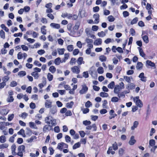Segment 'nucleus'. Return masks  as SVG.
Wrapping results in <instances>:
<instances>
[{
  "mask_svg": "<svg viewBox=\"0 0 157 157\" xmlns=\"http://www.w3.org/2000/svg\"><path fill=\"white\" fill-rule=\"evenodd\" d=\"M61 62V59L59 57H58L54 61L56 65H59L60 64Z\"/></svg>",
  "mask_w": 157,
  "mask_h": 157,
  "instance_id": "58836bf2",
  "label": "nucleus"
},
{
  "mask_svg": "<svg viewBox=\"0 0 157 157\" xmlns=\"http://www.w3.org/2000/svg\"><path fill=\"white\" fill-rule=\"evenodd\" d=\"M98 35L99 36L102 37H104L105 36L106 34L104 32L101 31L100 32L98 33Z\"/></svg>",
  "mask_w": 157,
  "mask_h": 157,
  "instance_id": "ea45409f",
  "label": "nucleus"
},
{
  "mask_svg": "<svg viewBox=\"0 0 157 157\" xmlns=\"http://www.w3.org/2000/svg\"><path fill=\"white\" fill-rule=\"evenodd\" d=\"M143 66V64L141 62H138L136 66V68L137 70H140L142 68Z\"/></svg>",
  "mask_w": 157,
  "mask_h": 157,
  "instance_id": "aec40b11",
  "label": "nucleus"
},
{
  "mask_svg": "<svg viewBox=\"0 0 157 157\" xmlns=\"http://www.w3.org/2000/svg\"><path fill=\"white\" fill-rule=\"evenodd\" d=\"M49 70L52 73H54L56 71V68L54 66H52L49 68Z\"/></svg>",
  "mask_w": 157,
  "mask_h": 157,
  "instance_id": "b1692460",
  "label": "nucleus"
},
{
  "mask_svg": "<svg viewBox=\"0 0 157 157\" xmlns=\"http://www.w3.org/2000/svg\"><path fill=\"white\" fill-rule=\"evenodd\" d=\"M58 52L59 54L62 55L64 54L65 49L64 48H58L57 49Z\"/></svg>",
  "mask_w": 157,
  "mask_h": 157,
  "instance_id": "393cba45",
  "label": "nucleus"
},
{
  "mask_svg": "<svg viewBox=\"0 0 157 157\" xmlns=\"http://www.w3.org/2000/svg\"><path fill=\"white\" fill-rule=\"evenodd\" d=\"M142 39L147 44L148 43L149 40L148 36L146 35H145L142 37Z\"/></svg>",
  "mask_w": 157,
  "mask_h": 157,
  "instance_id": "c03bdc74",
  "label": "nucleus"
},
{
  "mask_svg": "<svg viewBox=\"0 0 157 157\" xmlns=\"http://www.w3.org/2000/svg\"><path fill=\"white\" fill-rule=\"evenodd\" d=\"M63 142L59 143L58 144L57 148L61 151L63 148Z\"/></svg>",
  "mask_w": 157,
  "mask_h": 157,
  "instance_id": "a18cd8bd",
  "label": "nucleus"
},
{
  "mask_svg": "<svg viewBox=\"0 0 157 157\" xmlns=\"http://www.w3.org/2000/svg\"><path fill=\"white\" fill-rule=\"evenodd\" d=\"M10 77L8 75L5 76L2 78L3 82L5 83H6V82L8 81Z\"/></svg>",
  "mask_w": 157,
  "mask_h": 157,
  "instance_id": "7c9ffc66",
  "label": "nucleus"
},
{
  "mask_svg": "<svg viewBox=\"0 0 157 157\" xmlns=\"http://www.w3.org/2000/svg\"><path fill=\"white\" fill-rule=\"evenodd\" d=\"M121 90V89L119 87V85H116L114 88V92L115 94H118L119 93V92Z\"/></svg>",
  "mask_w": 157,
  "mask_h": 157,
  "instance_id": "6e6552de",
  "label": "nucleus"
},
{
  "mask_svg": "<svg viewBox=\"0 0 157 157\" xmlns=\"http://www.w3.org/2000/svg\"><path fill=\"white\" fill-rule=\"evenodd\" d=\"M134 102L139 107L141 108L143 106V104L141 101L139 99V97L136 96L133 98Z\"/></svg>",
  "mask_w": 157,
  "mask_h": 157,
  "instance_id": "f03ea898",
  "label": "nucleus"
},
{
  "mask_svg": "<svg viewBox=\"0 0 157 157\" xmlns=\"http://www.w3.org/2000/svg\"><path fill=\"white\" fill-rule=\"evenodd\" d=\"M67 48L69 52H71L73 49V46L72 45H69L67 47Z\"/></svg>",
  "mask_w": 157,
  "mask_h": 157,
  "instance_id": "4d7b16f0",
  "label": "nucleus"
},
{
  "mask_svg": "<svg viewBox=\"0 0 157 157\" xmlns=\"http://www.w3.org/2000/svg\"><path fill=\"white\" fill-rule=\"evenodd\" d=\"M14 99L12 96H9L7 99V101L8 102H11L13 101Z\"/></svg>",
  "mask_w": 157,
  "mask_h": 157,
  "instance_id": "3c124183",
  "label": "nucleus"
},
{
  "mask_svg": "<svg viewBox=\"0 0 157 157\" xmlns=\"http://www.w3.org/2000/svg\"><path fill=\"white\" fill-rule=\"evenodd\" d=\"M100 96L103 98L107 97L109 96V94L104 92H101L100 94Z\"/></svg>",
  "mask_w": 157,
  "mask_h": 157,
  "instance_id": "f704fd0d",
  "label": "nucleus"
},
{
  "mask_svg": "<svg viewBox=\"0 0 157 157\" xmlns=\"http://www.w3.org/2000/svg\"><path fill=\"white\" fill-rule=\"evenodd\" d=\"M0 35L1 37L4 39L5 38V33L3 30H1L0 32Z\"/></svg>",
  "mask_w": 157,
  "mask_h": 157,
  "instance_id": "8fccbe9b",
  "label": "nucleus"
},
{
  "mask_svg": "<svg viewBox=\"0 0 157 157\" xmlns=\"http://www.w3.org/2000/svg\"><path fill=\"white\" fill-rule=\"evenodd\" d=\"M6 141V137L4 136H2L0 137V142L1 143H3Z\"/></svg>",
  "mask_w": 157,
  "mask_h": 157,
  "instance_id": "473e14b6",
  "label": "nucleus"
},
{
  "mask_svg": "<svg viewBox=\"0 0 157 157\" xmlns=\"http://www.w3.org/2000/svg\"><path fill=\"white\" fill-rule=\"evenodd\" d=\"M50 124L52 126H55L56 125V120L53 119L52 117L51 120H50Z\"/></svg>",
  "mask_w": 157,
  "mask_h": 157,
  "instance_id": "de8ad7c7",
  "label": "nucleus"
},
{
  "mask_svg": "<svg viewBox=\"0 0 157 157\" xmlns=\"http://www.w3.org/2000/svg\"><path fill=\"white\" fill-rule=\"evenodd\" d=\"M136 142V140L134 139V136H132L130 137V140L129 141V144L131 145H134Z\"/></svg>",
  "mask_w": 157,
  "mask_h": 157,
  "instance_id": "9b49d317",
  "label": "nucleus"
},
{
  "mask_svg": "<svg viewBox=\"0 0 157 157\" xmlns=\"http://www.w3.org/2000/svg\"><path fill=\"white\" fill-rule=\"evenodd\" d=\"M31 74L32 76L34 77L35 79H37L39 78L38 74L36 72H33Z\"/></svg>",
  "mask_w": 157,
  "mask_h": 157,
  "instance_id": "72a5a7b5",
  "label": "nucleus"
},
{
  "mask_svg": "<svg viewBox=\"0 0 157 157\" xmlns=\"http://www.w3.org/2000/svg\"><path fill=\"white\" fill-rule=\"evenodd\" d=\"M124 79L128 83H130L131 81V79H132V77H128L127 76H124Z\"/></svg>",
  "mask_w": 157,
  "mask_h": 157,
  "instance_id": "c9c22d12",
  "label": "nucleus"
},
{
  "mask_svg": "<svg viewBox=\"0 0 157 157\" xmlns=\"http://www.w3.org/2000/svg\"><path fill=\"white\" fill-rule=\"evenodd\" d=\"M25 146L23 145H21L19 146L17 149L18 152L17 153V155L20 157H23V153L25 151Z\"/></svg>",
  "mask_w": 157,
  "mask_h": 157,
  "instance_id": "f257e3e1",
  "label": "nucleus"
},
{
  "mask_svg": "<svg viewBox=\"0 0 157 157\" xmlns=\"http://www.w3.org/2000/svg\"><path fill=\"white\" fill-rule=\"evenodd\" d=\"M99 15L98 13H96L93 15V17L95 19L94 23L97 24L99 22Z\"/></svg>",
  "mask_w": 157,
  "mask_h": 157,
  "instance_id": "9d476101",
  "label": "nucleus"
},
{
  "mask_svg": "<svg viewBox=\"0 0 157 157\" xmlns=\"http://www.w3.org/2000/svg\"><path fill=\"white\" fill-rule=\"evenodd\" d=\"M140 54V56L143 57H144L145 56V55L144 53L143 49L140 47L138 48Z\"/></svg>",
  "mask_w": 157,
  "mask_h": 157,
  "instance_id": "bb28decb",
  "label": "nucleus"
},
{
  "mask_svg": "<svg viewBox=\"0 0 157 157\" xmlns=\"http://www.w3.org/2000/svg\"><path fill=\"white\" fill-rule=\"evenodd\" d=\"M49 127H51V126L50 125L48 124L45 125L43 128V132H45L49 131Z\"/></svg>",
  "mask_w": 157,
  "mask_h": 157,
  "instance_id": "4be33fe9",
  "label": "nucleus"
},
{
  "mask_svg": "<svg viewBox=\"0 0 157 157\" xmlns=\"http://www.w3.org/2000/svg\"><path fill=\"white\" fill-rule=\"evenodd\" d=\"M74 103L73 101L67 103L66 104V107L68 108H71L74 105Z\"/></svg>",
  "mask_w": 157,
  "mask_h": 157,
  "instance_id": "cd10ccee",
  "label": "nucleus"
},
{
  "mask_svg": "<svg viewBox=\"0 0 157 157\" xmlns=\"http://www.w3.org/2000/svg\"><path fill=\"white\" fill-rule=\"evenodd\" d=\"M26 75V72L25 71H19L18 73V75L20 77H23L25 75Z\"/></svg>",
  "mask_w": 157,
  "mask_h": 157,
  "instance_id": "5701e85b",
  "label": "nucleus"
},
{
  "mask_svg": "<svg viewBox=\"0 0 157 157\" xmlns=\"http://www.w3.org/2000/svg\"><path fill=\"white\" fill-rule=\"evenodd\" d=\"M46 26L44 25L42 26L41 28V32L44 34L46 35V30L45 29Z\"/></svg>",
  "mask_w": 157,
  "mask_h": 157,
  "instance_id": "6ab92c4d",
  "label": "nucleus"
},
{
  "mask_svg": "<svg viewBox=\"0 0 157 157\" xmlns=\"http://www.w3.org/2000/svg\"><path fill=\"white\" fill-rule=\"evenodd\" d=\"M71 70L73 72L78 74L80 72L79 67L77 66H74L71 68Z\"/></svg>",
  "mask_w": 157,
  "mask_h": 157,
  "instance_id": "39448f33",
  "label": "nucleus"
},
{
  "mask_svg": "<svg viewBox=\"0 0 157 157\" xmlns=\"http://www.w3.org/2000/svg\"><path fill=\"white\" fill-rule=\"evenodd\" d=\"M50 26L53 28L59 29L60 28L59 24H56L54 23H52L50 24Z\"/></svg>",
  "mask_w": 157,
  "mask_h": 157,
  "instance_id": "2eb2a0df",
  "label": "nucleus"
},
{
  "mask_svg": "<svg viewBox=\"0 0 157 157\" xmlns=\"http://www.w3.org/2000/svg\"><path fill=\"white\" fill-rule=\"evenodd\" d=\"M99 59L101 62L105 61L106 59V58L103 55L99 57Z\"/></svg>",
  "mask_w": 157,
  "mask_h": 157,
  "instance_id": "603ef678",
  "label": "nucleus"
},
{
  "mask_svg": "<svg viewBox=\"0 0 157 157\" xmlns=\"http://www.w3.org/2000/svg\"><path fill=\"white\" fill-rule=\"evenodd\" d=\"M115 85L114 82L113 81L111 82L108 86V87L109 89H112Z\"/></svg>",
  "mask_w": 157,
  "mask_h": 157,
  "instance_id": "37998d69",
  "label": "nucleus"
},
{
  "mask_svg": "<svg viewBox=\"0 0 157 157\" xmlns=\"http://www.w3.org/2000/svg\"><path fill=\"white\" fill-rule=\"evenodd\" d=\"M138 18L137 17H135L134 18L132 21H131V25H133L136 24L137 21H138Z\"/></svg>",
  "mask_w": 157,
  "mask_h": 157,
  "instance_id": "13d9d810",
  "label": "nucleus"
},
{
  "mask_svg": "<svg viewBox=\"0 0 157 157\" xmlns=\"http://www.w3.org/2000/svg\"><path fill=\"white\" fill-rule=\"evenodd\" d=\"M108 20L110 22L113 21L115 20L114 18L112 15H110L108 17Z\"/></svg>",
  "mask_w": 157,
  "mask_h": 157,
  "instance_id": "680f3d73",
  "label": "nucleus"
},
{
  "mask_svg": "<svg viewBox=\"0 0 157 157\" xmlns=\"http://www.w3.org/2000/svg\"><path fill=\"white\" fill-rule=\"evenodd\" d=\"M108 104V102L106 100H105L103 101L102 107L104 108H107V104Z\"/></svg>",
  "mask_w": 157,
  "mask_h": 157,
  "instance_id": "864d4df0",
  "label": "nucleus"
},
{
  "mask_svg": "<svg viewBox=\"0 0 157 157\" xmlns=\"http://www.w3.org/2000/svg\"><path fill=\"white\" fill-rule=\"evenodd\" d=\"M77 63L78 65H80L84 63V61H83V58L82 57H80L78 58L77 60Z\"/></svg>",
  "mask_w": 157,
  "mask_h": 157,
  "instance_id": "f3484780",
  "label": "nucleus"
},
{
  "mask_svg": "<svg viewBox=\"0 0 157 157\" xmlns=\"http://www.w3.org/2000/svg\"><path fill=\"white\" fill-rule=\"evenodd\" d=\"M88 90V87L86 85L82 86V89L79 91V93L81 94H85Z\"/></svg>",
  "mask_w": 157,
  "mask_h": 157,
  "instance_id": "20e7f679",
  "label": "nucleus"
},
{
  "mask_svg": "<svg viewBox=\"0 0 157 157\" xmlns=\"http://www.w3.org/2000/svg\"><path fill=\"white\" fill-rule=\"evenodd\" d=\"M91 124V122L90 121L86 120L83 121V124L86 126L90 125Z\"/></svg>",
  "mask_w": 157,
  "mask_h": 157,
  "instance_id": "052dcab7",
  "label": "nucleus"
},
{
  "mask_svg": "<svg viewBox=\"0 0 157 157\" xmlns=\"http://www.w3.org/2000/svg\"><path fill=\"white\" fill-rule=\"evenodd\" d=\"M52 105V102L50 100H47L45 102V106L47 108H51Z\"/></svg>",
  "mask_w": 157,
  "mask_h": 157,
  "instance_id": "423d86ee",
  "label": "nucleus"
},
{
  "mask_svg": "<svg viewBox=\"0 0 157 157\" xmlns=\"http://www.w3.org/2000/svg\"><path fill=\"white\" fill-rule=\"evenodd\" d=\"M139 124L138 121H136L134 122L133 125L131 127V129L132 130H133L135 128L137 127Z\"/></svg>",
  "mask_w": 157,
  "mask_h": 157,
  "instance_id": "a878e982",
  "label": "nucleus"
},
{
  "mask_svg": "<svg viewBox=\"0 0 157 157\" xmlns=\"http://www.w3.org/2000/svg\"><path fill=\"white\" fill-rule=\"evenodd\" d=\"M29 126L30 127L32 128L35 129L37 128V126L34 122H29Z\"/></svg>",
  "mask_w": 157,
  "mask_h": 157,
  "instance_id": "412c9836",
  "label": "nucleus"
},
{
  "mask_svg": "<svg viewBox=\"0 0 157 157\" xmlns=\"http://www.w3.org/2000/svg\"><path fill=\"white\" fill-rule=\"evenodd\" d=\"M64 59L63 62H65L66 60L68 59V57H69V53H65L64 54Z\"/></svg>",
  "mask_w": 157,
  "mask_h": 157,
  "instance_id": "0e129e2a",
  "label": "nucleus"
},
{
  "mask_svg": "<svg viewBox=\"0 0 157 157\" xmlns=\"http://www.w3.org/2000/svg\"><path fill=\"white\" fill-rule=\"evenodd\" d=\"M21 47L22 50L24 51H27L29 50L28 47L24 45H22L21 46Z\"/></svg>",
  "mask_w": 157,
  "mask_h": 157,
  "instance_id": "6e6d98bb",
  "label": "nucleus"
},
{
  "mask_svg": "<svg viewBox=\"0 0 157 157\" xmlns=\"http://www.w3.org/2000/svg\"><path fill=\"white\" fill-rule=\"evenodd\" d=\"M85 32L88 37H90L93 39L95 38V36L91 33L90 31L88 29H86L85 30Z\"/></svg>",
  "mask_w": 157,
  "mask_h": 157,
  "instance_id": "1a4fd4ad",
  "label": "nucleus"
},
{
  "mask_svg": "<svg viewBox=\"0 0 157 157\" xmlns=\"http://www.w3.org/2000/svg\"><path fill=\"white\" fill-rule=\"evenodd\" d=\"M114 41L113 39L107 38L104 41V42L106 44H108L110 43H113Z\"/></svg>",
  "mask_w": 157,
  "mask_h": 157,
  "instance_id": "c756f323",
  "label": "nucleus"
},
{
  "mask_svg": "<svg viewBox=\"0 0 157 157\" xmlns=\"http://www.w3.org/2000/svg\"><path fill=\"white\" fill-rule=\"evenodd\" d=\"M92 105V103L89 101H88L85 104V106L87 108L90 107Z\"/></svg>",
  "mask_w": 157,
  "mask_h": 157,
  "instance_id": "bf43d9fd",
  "label": "nucleus"
},
{
  "mask_svg": "<svg viewBox=\"0 0 157 157\" xmlns=\"http://www.w3.org/2000/svg\"><path fill=\"white\" fill-rule=\"evenodd\" d=\"M66 142L67 143H69L71 141V138L68 135H66L65 137Z\"/></svg>",
  "mask_w": 157,
  "mask_h": 157,
  "instance_id": "5fc2aeb1",
  "label": "nucleus"
},
{
  "mask_svg": "<svg viewBox=\"0 0 157 157\" xmlns=\"http://www.w3.org/2000/svg\"><path fill=\"white\" fill-rule=\"evenodd\" d=\"M57 108L56 106H52L50 109L49 114L50 115H54L57 112Z\"/></svg>",
  "mask_w": 157,
  "mask_h": 157,
  "instance_id": "7ed1b4c3",
  "label": "nucleus"
},
{
  "mask_svg": "<svg viewBox=\"0 0 157 157\" xmlns=\"http://www.w3.org/2000/svg\"><path fill=\"white\" fill-rule=\"evenodd\" d=\"M14 115L13 114L9 115L8 118V120L9 121H11L13 118Z\"/></svg>",
  "mask_w": 157,
  "mask_h": 157,
  "instance_id": "69168bd1",
  "label": "nucleus"
},
{
  "mask_svg": "<svg viewBox=\"0 0 157 157\" xmlns=\"http://www.w3.org/2000/svg\"><path fill=\"white\" fill-rule=\"evenodd\" d=\"M76 45L80 48H81L82 47V44L80 41H78Z\"/></svg>",
  "mask_w": 157,
  "mask_h": 157,
  "instance_id": "774afa93",
  "label": "nucleus"
},
{
  "mask_svg": "<svg viewBox=\"0 0 157 157\" xmlns=\"http://www.w3.org/2000/svg\"><path fill=\"white\" fill-rule=\"evenodd\" d=\"M9 110L8 109H3L0 110V113L2 115H6L9 112Z\"/></svg>",
  "mask_w": 157,
  "mask_h": 157,
  "instance_id": "dca6fc26",
  "label": "nucleus"
},
{
  "mask_svg": "<svg viewBox=\"0 0 157 157\" xmlns=\"http://www.w3.org/2000/svg\"><path fill=\"white\" fill-rule=\"evenodd\" d=\"M53 76L50 73H49L48 74L47 78L49 81H51L52 80Z\"/></svg>",
  "mask_w": 157,
  "mask_h": 157,
  "instance_id": "09e8293b",
  "label": "nucleus"
},
{
  "mask_svg": "<svg viewBox=\"0 0 157 157\" xmlns=\"http://www.w3.org/2000/svg\"><path fill=\"white\" fill-rule=\"evenodd\" d=\"M85 41L88 44H90L93 43V40L91 39L87 38L85 40Z\"/></svg>",
  "mask_w": 157,
  "mask_h": 157,
  "instance_id": "e2e57ef3",
  "label": "nucleus"
},
{
  "mask_svg": "<svg viewBox=\"0 0 157 157\" xmlns=\"http://www.w3.org/2000/svg\"><path fill=\"white\" fill-rule=\"evenodd\" d=\"M16 146L15 145L13 144L12 145L11 147V149L12 151V153L13 155H16L17 154L15 152Z\"/></svg>",
  "mask_w": 157,
  "mask_h": 157,
  "instance_id": "4468645a",
  "label": "nucleus"
},
{
  "mask_svg": "<svg viewBox=\"0 0 157 157\" xmlns=\"http://www.w3.org/2000/svg\"><path fill=\"white\" fill-rule=\"evenodd\" d=\"M81 146L80 143L79 142L75 143L73 146V149H75Z\"/></svg>",
  "mask_w": 157,
  "mask_h": 157,
  "instance_id": "2f4dec72",
  "label": "nucleus"
},
{
  "mask_svg": "<svg viewBox=\"0 0 157 157\" xmlns=\"http://www.w3.org/2000/svg\"><path fill=\"white\" fill-rule=\"evenodd\" d=\"M118 98L116 97H113L111 99V101L113 102H117L118 101Z\"/></svg>",
  "mask_w": 157,
  "mask_h": 157,
  "instance_id": "338daca9",
  "label": "nucleus"
},
{
  "mask_svg": "<svg viewBox=\"0 0 157 157\" xmlns=\"http://www.w3.org/2000/svg\"><path fill=\"white\" fill-rule=\"evenodd\" d=\"M9 146L7 144L5 143L0 145V149L7 148Z\"/></svg>",
  "mask_w": 157,
  "mask_h": 157,
  "instance_id": "4c0bfd02",
  "label": "nucleus"
},
{
  "mask_svg": "<svg viewBox=\"0 0 157 157\" xmlns=\"http://www.w3.org/2000/svg\"><path fill=\"white\" fill-rule=\"evenodd\" d=\"M98 73L100 74H102L104 72L103 68L102 67H99L97 69Z\"/></svg>",
  "mask_w": 157,
  "mask_h": 157,
  "instance_id": "49530a36",
  "label": "nucleus"
},
{
  "mask_svg": "<svg viewBox=\"0 0 157 157\" xmlns=\"http://www.w3.org/2000/svg\"><path fill=\"white\" fill-rule=\"evenodd\" d=\"M155 140L153 139L150 140L149 141V146L153 147L155 146Z\"/></svg>",
  "mask_w": 157,
  "mask_h": 157,
  "instance_id": "c85d7f7f",
  "label": "nucleus"
},
{
  "mask_svg": "<svg viewBox=\"0 0 157 157\" xmlns=\"http://www.w3.org/2000/svg\"><path fill=\"white\" fill-rule=\"evenodd\" d=\"M146 63L148 65L152 67H154L155 66V64L154 63L149 60H147L146 61Z\"/></svg>",
  "mask_w": 157,
  "mask_h": 157,
  "instance_id": "a19ab883",
  "label": "nucleus"
},
{
  "mask_svg": "<svg viewBox=\"0 0 157 157\" xmlns=\"http://www.w3.org/2000/svg\"><path fill=\"white\" fill-rule=\"evenodd\" d=\"M135 85L132 83H129L126 86V88L129 90H132L134 89Z\"/></svg>",
  "mask_w": 157,
  "mask_h": 157,
  "instance_id": "f8f14e48",
  "label": "nucleus"
},
{
  "mask_svg": "<svg viewBox=\"0 0 157 157\" xmlns=\"http://www.w3.org/2000/svg\"><path fill=\"white\" fill-rule=\"evenodd\" d=\"M17 82L15 81H12L11 82L10 85L12 87H15L17 85Z\"/></svg>",
  "mask_w": 157,
  "mask_h": 157,
  "instance_id": "79ce46f5",
  "label": "nucleus"
},
{
  "mask_svg": "<svg viewBox=\"0 0 157 157\" xmlns=\"http://www.w3.org/2000/svg\"><path fill=\"white\" fill-rule=\"evenodd\" d=\"M36 139V137L35 136H32L31 138L27 140V141L28 143H31L33 140H35Z\"/></svg>",
  "mask_w": 157,
  "mask_h": 157,
  "instance_id": "e433bc0d",
  "label": "nucleus"
},
{
  "mask_svg": "<svg viewBox=\"0 0 157 157\" xmlns=\"http://www.w3.org/2000/svg\"><path fill=\"white\" fill-rule=\"evenodd\" d=\"M52 118V117L49 116L48 117H47L45 120V122L48 124L50 125V120Z\"/></svg>",
  "mask_w": 157,
  "mask_h": 157,
  "instance_id": "a211bd4d",
  "label": "nucleus"
},
{
  "mask_svg": "<svg viewBox=\"0 0 157 157\" xmlns=\"http://www.w3.org/2000/svg\"><path fill=\"white\" fill-rule=\"evenodd\" d=\"M102 43V40L101 38H98L96 39L94 43L95 45H98L101 44Z\"/></svg>",
  "mask_w": 157,
  "mask_h": 157,
  "instance_id": "ddd939ff",
  "label": "nucleus"
},
{
  "mask_svg": "<svg viewBox=\"0 0 157 157\" xmlns=\"http://www.w3.org/2000/svg\"><path fill=\"white\" fill-rule=\"evenodd\" d=\"M27 56V54L25 53H24L22 54L21 52H19L17 55V59H21L23 57L25 58Z\"/></svg>",
  "mask_w": 157,
  "mask_h": 157,
  "instance_id": "0eeeda50",
  "label": "nucleus"
}]
</instances>
